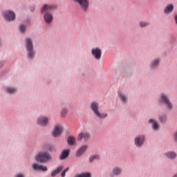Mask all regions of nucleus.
Segmentation results:
<instances>
[{
	"mask_svg": "<svg viewBox=\"0 0 177 177\" xmlns=\"http://www.w3.org/2000/svg\"><path fill=\"white\" fill-rule=\"evenodd\" d=\"M91 54L96 60H100L102 58V50L99 48H93Z\"/></svg>",
	"mask_w": 177,
	"mask_h": 177,
	"instance_id": "6",
	"label": "nucleus"
},
{
	"mask_svg": "<svg viewBox=\"0 0 177 177\" xmlns=\"http://www.w3.org/2000/svg\"><path fill=\"white\" fill-rule=\"evenodd\" d=\"M82 139H84V142H88V140H89V139H91V134H89V133H86V132H82V133H79L77 140L81 142V140H82Z\"/></svg>",
	"mask_w": 177,
	"mask_h": 177,
	"instance_id": "8",
	"label": "nucleus"
},
{
	"mask_svg": "<svg viewBox=\"0 0 177 177\" xmlns=\"http://www.w3.org/2000/svg\"><path fill=\"white\" fill-rule=\"evenodd\" d=\"M119 96L120 97L122 102H127V97H125V95L122 93H119Z\"/></svg>",
	"mask_w": 177,
	"mask_h": 177,
	"instance_id": "30",
	"label": "nucleus"
},
{
	"mask_svg": "<svg viewBox=\"0 0 177 177\" xmlns=\"http://www.w3.org/2000/svg\"><path fill=\"white\" fill-rule=\"evenodd\" d=\"M67 113H68L67 109H63L62 110V111H61V116H62V118L66 117V115H67Z\"/></svg>",
	"mask_w": 177,
	"mask_h": 177,
	"instance_id": "29",
	"label": "nucleus"
},
{
	"mask_svg": "<svg viewBox=\"0 0 177 177\" xmlns=\"http://www.w3.org/2000/svg\"><path fill=\"white\" fill-rule=\"evenodd\" d=\"M6 91L8 93H15V92H16V88L8 87Z\"/></svg>",
	"mask_w": 177,
	"mask_h": 177,
	"instance_id": "28",
	"label": "nucleus"
},
{
	"mask_svg": "<svg viewBox=\"0 0 177 177\" xmlns=\"http://www.w3.org/2000/svg\"><path fill=\"white\" fill-rule=\"evenodd\" d=\"M26 46L28 50V57H30V59H32V57L35 56V53L34 52V50H33L34 48L32 46V41L30 38H27L26 39Z\"/></svg>",
	"mask_w": 177,
	"mask_h": 177,
	"instance_id": "3",
	"label": "nucleus"
},
{
	"mask_svg": "<svg viewBox=\"0 0 177 177\" xmlns=\"http://www.w3.org/2000/svg\"><path fill=\"white\" fill-rule=\"evenodd\" d=\"M149 122L150 124H152V128L154 131H158V129L160 128V125H158V123L156 120L153 119H150Z\"/></svg>",
	"mask_w": 177,
	"mask_h": 177,
	"instance_id": "16",
	"label": "nucleus"
},
{
	"mask_svg": "<svg viewBox=\"0 0 177 177\" xmlns=\"http://www.w3.org/2000/svg\"><path fill=\"white\" fill-rule=\"evenodd\" d=\"M150 23L147 21H140V27H147V26H149Z\"/></svg>",
	"mask_w": 177,
	"mask_h": 177,
	"instance_id": "27",
	"label": "nucleus"
},
{
	"mask_svg": "<svg viewBox=\"0 0 177 177\" xmlns=\"http://www.w3.org/2000/svg\"><path fill=\"white\" fill-rule=\"evenodd\" d=\"M17 177H24V176H23V174H18Z\"/></svg>",
	"mask_w": 177,
	"mask_h": 177,
	"instance_id": "34",
	"label": "nucleus"
},
{
	"mask_svg": "<svg viewBox=\"0 0 177 177\" xmlns=\"http://www.w3.org/2000/svg\"><path fill=\"white\" fill-rule=\"evenodd\" d=\"M145 142V136H140L135 138V145L138 147H140Z\"/></svg>",
	"mask_w": 177,
	"mask_h": 177,
	"instance_id": "13",
	"label": "nucleus"
},
{
	"mask_svg": "<svg viewBox=\"0 0 177 177\" xmlns=\"http://www.w3.org/2000/svg\"><path fill=\"white\" fill-rule=\"evenodd\" d=\"M76 140L74 136H69L67 140L68 145L69 146H74L75 145Z\"/></svg>",
	"mask_w": 177,
	"mask_h": 177,
	"instance_id": "18",
	"label": "nucleus"
},
{
	"mask_svg": "<svg viewBox=\"0 0 177 177\" xmlns=\"http://www.w3.org/2000/svg\"><path fill=\"white\" fill-rule=\"evenodd\" d=\"M159 121L162 124H165V122H167V115H159Z\"/></svg>",
	"mask_w": 177,
	"mask_h": 177,
	"instance_id": "22",
	"label": "nucleus"
},
{
	"mask_svg": "<svg viewBox=\"0 0 177 177\" xmlns=\"http://www.w3.org/2000/svg\"><path fill=\"white\" fill-rule=\"evenodd\" d=\"M62 131H63V127L61 125L56 126L53 131V136L54 138H59V136L62 135Z\"/></svg>",
	"mask_w": 177,
	"mask_h": 177,
	"instance_id": "9",
	"label": "nucleus"
},
{
	"mask_svg": "<svg viewBox=\"0 0 177 177\" xmlns=\"http://www.w3.org/2000/svg\"><path fill=\"white\" fill-rule=\"evenodd\" d=\"M76 177H91V173H83L76 175Z\"/></svg>",
	"mask_w": 177,
	"mask_h": 177,
	"instance_id": "26",
	"label": "nucleus"
},
{
	"mask_svg": "<svg viewBox=\"0 0 177 177\" xmlns=\"http://www.w3.org/2000/svg\"><path fill=\"white\" fill-rule=\"evenodd\" d=\"M99 158H100V156H99V155H93L90 157L89 161L90 162H93V160H99Z\"/></svg>",
	"mask_w": 177,
	"mask_h": 177,
	"instance_id": "24",
	"label": "nucleus"
},
{
	"mask_svg": "<svg viewBox=\"0 0 177 177\" xmlns=\"http://www.w3.org/2000/svg\"><path fill=\"white\" fill-rule=\"evenodd\" d=\"M19 30H20L21 32H24L26 31V26L24 25H21L19 26Z\"/></svg>",
	"mask_w": 177,
	"mask_h": 177,
	"instance_id": "32",
	"label": "nucleus"
},
{
	"mask_svg": "<svg viewBox=\"0 0 177 177\" xmlns=\"http://www.w3.org/2000/svg\"><path fill=\"white\" fill-rule=\"evenodd\" d=\"M75 177H77V176H75Z\"/></svg>",
	"mask_w": 177,
	"mask_h": 177,
	"instance_id": "37",
	"label": "nucleus"
},
{
	"mask_svg": "<svg viewBox=\"0 0 177 177\" xmlns=\"http://www.w3.org/2000/svg\"><path fill=\"white\" fill-rule=\"evenodd\" d=\"M68 154H70V150L68 149L64 151L60 156V160H64V158H67L68 157Z\"/></svg>",
	"mask_w": 177,
	"mask_h": 177,
	"instance_id": "20",
	"label": "nucleus"
},
{
	"mask_svg": "<svg viewBox=\"0 0 177 177\" xmlns=\"http://www.w3.org/2000/svg\"><path fill=\"white\" fill-rule=\"evenodd\" d=\"M36 161L38 162H48L52 160V156L48 152H40L35 157Z\"/></svg>",
	"mask_w": 177,
	"mask_h": 177,
	"instance_id": "1",
	"label": "nucleus"
},
{
	"mask_svg": "<svg viewBox=\"0 0 177 177\" xmlns=\"http://www.w3.org/2000/svg\"><path fill=\"white\" fill-rule=\"evenodd\" d=\"M174 142L177 143V131L174 133L173 136Z\"/></svg>",
	"mask_w": 177,
	"mask_h": 177,
	"instance_id": "33",
	"label": "nucleus"
},
{
	"mask_svg": "<svg viewBox=\"0 0 177 177\" xmlns=\"http://www.w3.org/2000/svg\"><path fill=\"white\" fill-rule=\"evenodd\" d=\"M75 2L79 3L81 6V8L84 12H86L88 10V8H89V1L88 0H74Z\"/></svg>",
	"mask_w": 177,
	"mask_h": 177,
	"instance_id": "5",
	"label": "nucleus"
},
{
	"mask_svg": "<svg viewBox=\"0 0 177 177\" xmlns=\"http://www.w3.org/2000/svg\"><path fill=\"white\" fill-rule=\"evenodd\" d=\"M165 156H166V157H167L168 158H170L171 160L176 158V153L175 152H172V151L166 153Z\"/></svg>",
	"mask_w": 177,
	"mask_h": 177,
	"instance_id": "21",
	"label": "nucleus"
},
{
	"mask_svg": "<svg viewBox=\"0 0 177 177\" xmlns=\"http://www.w3.org/2000/svg\"><path fill=\"white\" fill-rule=\"evenodd\" d=\"M174 10V5L172 4H170L169 6H167L165 10H164V12L166 15H168L169 13H171V12H173Z\"/></svg>",
	"mask_w": 177,
	"mask_h": 177,
	"instance_id": "17",
	"label": "nucleus"
},
{
	"mask_svg": "<svg viewBox=\"0 0 177 177\" xmlns=\"http://www.w3.org/2000/svg\"><path fill=\"white\" fill-rule=\"evenodd\" d=\"M44 19L47 24H50L53 20V16L50 12H46L44 15Z\"/></svg>",
	"mask_w": 177,
	"mask_h": 177,
	"instance_id": "10",
	"label": "nucleus"
},
{
	"mask_svg": "<svg viewBox=\"0 0 177 177\" xmlns=\"http://www.w3.org/2000/svg\"><path fill=\"white\" fill-rule=\"evenodd\" d=\"M1 67H2V64H0V68H1Z\"/></svg>",
	"mask_w": 177,
	"mask_h": 177,
	"instance_id": "35",
	"label": "nucleus"
},
{
	"mask_svg": "<svg viewBox=\"0 0 177 177\" xmlns=\"http://www.w3.org/2000/svg\"><path fill=\"white\" fill-rule=\"evenodd\" d=\"M160 102L164 103L166 109L167 110H172L174 109V106L172 105V102L168 98V96L164 93H162L160 95Z\"/></svg>",
	"mask_w": 177,
	"mask_h": 177,
	"instance_id": "4",
	"label": "nucleus"
},
{
	"mask_svg": "<svg viewBox=\"0 0 177 177\" xmlns=\"http://www.w3.org/2000/svg\"><path fill=\"white\" fill-rule=\"evenodd\" d=\"M63 168H64V166H59L57 169H55V171H53L51 173V176H56L57 175V174L62 172V171H63Z\"/></svg>",
	"mask_w": 177,
	"mask_h": 177,
	"instance_id": "19",
	"label": "nucleus"
},
{
	"mask_svg": "<svg viewBox=\"0 0 177 177\" xmlns=\"http://www.w3.org/2000/svg\"><path fill=\"white\" fill-rule=\"evenodd\" d=\"M88 150V145L82 146L76 153V157H81Z\"/></svg>",
	"mask_w": 177,
	"mask_h": 177,
	"instance_id": "12",
	"label": "nucleus"
},
{
	"mask_svg": "<svg viewBox=\"0 0 177 177\" xmlns=\"http://www.w3.org/2000/svg\"><path fill=\"white\" fill-rule=\"evenodd\" d=\"M32 168L35 171H43L44 172L48 171V168L46 167L39 165L38 164H34L32 165Z\"/></svg>",
	"mask_w": 177,
	"mask_h": 177,
	"instance_id": "15",
	"label": "nucleus"
},
{
	"mask_svg": "<svg viewBox=\"0 0 177 177\" xmlns=\"http://www.w3.org/2000/svg\"><path fill=\"white\" fill-rule=\"evenodd\" d=\"M54 9H56V6L45 4L41 9V12L44 13V12H49L50 10H53Z\"/></svg>",
	"mask_w": 177,
	"mask_h": 177,
	"instance_id": "11",
	"label": "nucleus"
},
{
	"mask_svg": "<svg viewBox=\"0 0 177 177\" xmlns=\"http://www.w3.org/2000/svg\"><path fill=\"white\" fill-rule=\"evenodd\" d=\"M0 45H1V41H0Z\"/></svg>",
	"mask_w": 177,
	"mask_h": 177,
	"instance_id": "36",
	"label": "nucleus"
},
{
	"mask_svg": "<svg viewBox=\"0 0 177 177\" xmlns=\"http://www.w3.org/2000/svg\"><path fill=\"white\" fill-rule=\"evenodd\" d=\"M5 19L8 20V21H12L15 19H16V15L13 11L8 10L6 11L3 14Z\"/></svg>",
	"mask_w": 177,
	"mask_h": 177,
	"instance_id": "7",
	"label": "nucleus"
},
{
	"mask_svg": "<svg viewBox=\"0 0 177 177\" xmlns=\"http://www.w3.org/2000/svg\"><path fill=\"white\" fill-rule=\"evenodd\" d=\"M113 175H120L121 174V169L120 167H115L113 170Z\"/></svg>",
	"mask_w": 177,
	"mask_h": 177,
	"instance_id": "23",
	"label": "nucleus"
},
{
	"mask_svg": "<svg viewBox=\"0 0 177 177\" xmlns=\"http://www.w3.org/2000/svg\"><path fill=\"white\" fill-rule=\"evenodd\" d=\"M158 63H160V59H156L153 62L151 63V67L152 68H156V66L158 65Z\"/></svg>",
	"mask_w": 177,
	"mask_h": 177,
	"instance_id": "25",
	"label": "nucleus"
},
{
	"mask_svg": "<svg viewBox=\"0 0 177 177\" xmlns=\"http://www.w3.org/2000/svg\"><path fill=\"white\" fill-rule=\"evenodd\" d=\"M48 122V118L46 117L41 116L37 119V124L39 125H42L43 127H45V125H46Z\"/></svg>",
	"mask_w": 177,
	"mask_h": 177,
	"instance_id": "14",
	"label": "nucleus"
},
{
	"mask_svg": "<svg viewBox=\"0 0 177 177\" xmlns=\"http://www.w3.org/2000/svg\"><path fill=\"white\" fill-rule=\"evenodd\" d=\"M68 169H69L68 167H66V168L64 169V171H63L62 172L61 176H62V177L66 176V172H68Z\"/></svg>",
	"mask_w": 177,
	"mask_h": 177,
	"instance_id": "31",
	"label": "nucleus"
},
{
	"mask_svg": "<svg viewBox=\"0 0 177 177\" xmlns=\"http://www.w3.org/2000/svg\"><path fill=\"white\" fill-rule=\"evenodd\" d=\"M91 107L94 114L96 115V117H98V118L103 119L107 118V113H100V112L99 111V105L96 102L92 103Z\"/></svg>",
	"mask_w": 177,
	"mask_h": 177,
	"instance_id": "2",
	"label": "nucleus"
}]
</instances>
